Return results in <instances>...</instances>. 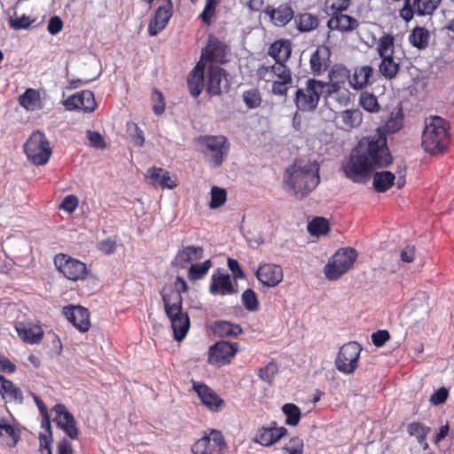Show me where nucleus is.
I'll list each match as a JSON object with an SVG mask.
<instances>
[{
    "label": "nucleus",
    "mask_w": 454,
    "mask_h": 454,
    "mask_svg": "<svg viewBox=\"0 0 454 454\" xmlns=\"http://www.w3.org/2000/svg\"><path fill=\"white\" fill-rule=\"evenodd\" d=\"M393 157L384 137L362 140L352 150L341 168L348 179L357 184H365L375 168H386Z\"/></svg>",
    "instance_id": "nucleus-1"
},
{
    "label": "nucleus",
    "mask_w": 454,
    "mask_h": 454,
    "mask_svg": "<svg viewBox=\"0 0 454 454\" xmlns=\"http://www.w3.org/2000/svg\"><path fill=\"white\" fill-rule=\"evenodd\" d=\"M319 166L317 162H294L284 176V185L295 196L302 199L319 184Z\"/></svg>",
    "instance_id": "nucleus-2"
},
{
    "label": "nucleus",
    "mask_w": 454,
    "mask_h": 454,
    "mask_svg": "<svg viewBox=\"0 0 454 454\" xmlns=\"http://www.w3.org/2000/svg\"><path fill=\"white\" fill-rule=\"evenodd\" d=\"M160 294L165 313L171 322L174 339L181 341L185 338L191 325L188 314L183 311V297L179 294H166L164 292Z\"/></svg>",
    "instance_id": "nucleus-3"
},
{
    "label": "nucleus",
    "mask_w": 454,
    "mask_h": 454,
    "mask_svg": "<svg viewBox=\"0 0 454 454\" xmlns=\"http://www.w3.org/2000/svg\"><path fill=\"white\" fill-rule=\"evenodd\" d=\"M448 123L439 116L426 119L422 134V146L431 154L442 153L449 144Z\"/></svg>",
    "instance_id": "nucleus-4"
},
{
    "label": "nucleus",
    "mask_w": 454,
    "mask_h": 454,
    "mask_svg": "<svg viewBox=\"0 0 454 454\" xmlns=\"http://www.w3.org/2000/svg\"><path fill=\"white\" fill-rule=\"evenodd\" d=\"M358 257L357 251L350 247L339 248L324 267V274L330 281H336L347 274Z\"/></svg>",
    "instance_id": "nucleus-5"
},
{
    "label": "nucleus",
    "mask_w": 454,
    "mask_h": 454,
    "mask_svg": "<svg viewBox=\"0 0 454 454\" xmlns=\"http://www.w3.org/2000/svg\"><path fill=\"white\" fill-rule=\"evenodd\" d=\"M197 145L213 168L222 165L229 150L226 138L223 136L200 137L197 138Z\"/></svg>",
    "instance_id": "nucleus-6"
},
{
    "label": "nucleus",
    "mask_w": 454,
    "mask_h": 454,
    "mask_svg": "<svg viewBox=\"0 0 454 454\" xmlns=\"http://www.w3.org/2000/svg\"><path fill=\"white\" fill-rule=\"evenodd\" d=\"M25 153L29 160L35 165H44L50 159L51 148L44 134L35 131L24 145Z\"/></svg>",
    "instance_id": "nucleus-7"
},
{
    "label": "nucleus",
    "mask_w": 454,
    "mask_h": 454,
    "mask_svg": "<svg viewBox=\"0 0 454 454\" xmlns=\"http://www.w3.org/2000/svg\"><path fill=\"white\" fill-rule=\"evenodd\" d=\"M227 448L222 431L208 429L194 442L192 446V454H223Z\"/></svg>",
    "instance_id": "nucleus-8"
},
{
    "label": "nucleus",
    "mask_w": 454,
    "mask_h": 454,
    "mask_svg": "<svg viewBox=\"0 0 454 454\" xmlns=\"http://www.w3.org/2000/svg\"><path fill=\"white\" fill-rule=\"evenodd\" d=\"M361 351L362 347L358 342L345 343L335 359L337 370L344 374H352L358 367Z\"/></svg>",
    "instance_id": "nucleus-9"
},
{
    "label": "nucleus",
    "mask_w": 454,
    "mask_h": 454,
    "mask_svg": "<svg viewBox=\"0 0 454 454\" xmlns=\"http://www.w3.org/2000/svg\"><path fill=\"white\" fill-rule=\"evenodd\" d=\"M54 264L59 272L72 281L82 280L88 275V269L85 263L66 254L55 255Z\"/></svg>",
    "instance_id": "nucleus-10"
},
{
    "label": "nucleus",
    "mask_w": 454,
    "mask_h": 454,
    "mask_svg": "<svg viewBox=\"0 0 454 454\" xmlns=\"http://www.w3.org/2000/svg\"><path fill=\"white\" fill-rule=\"evenodd\" d=\"M440 3L441 0H404L403 6L400 10V17L409 22L414 15H431Z\"/></svg>",
    "instance_id": "nucleus-11"
},
{
    "label": "nucleus",
    "mask_w": 454,
    "mask_h": 454,
    "mask_svg": "<svg viewBox=\"0 0 454 454\" xmlns=\"http://www.w3.org/2000/svg\"><path fill=\"white\" fill-rule=\"evenodd\" d=\"M238 350L239 344L237 342L217 341L209 348L207 361L210 364L217 366L228 364Z\"/></svg>",
    "instance_id": "nucleus-12"
},
{
    "label": "nucleus",
    "mask_w": 454,
    "mask_h": 454,
    "mask_svg": "<svg viewBox=\"0 0 454 454\" xmlns=\"http://www.w3.org/2000/svg\"><path fill=\"white\" fill-rule=\"evenodd\" d=\"M192 388L200 398L201 404L212 412H219L225 407V401L207 384L192 381Z\"/></svg>",
    "instance_id": "nucleus-13"
},
{
    "label": "nucleus",
    "mask_w": 454,
    "mask_h": 454,
    "mask_svg": "<svg viewBox=\"0 0 454 454\" xmlns=\"http://www.w3.org/2000/svg\"><path fill=\"white\" fill-rule=\"evenodd\" d=\"M62 313L80 333H84L90 329V313L88 309L81 305H68L63 308Z\"/></svg>",
    "instance_id": "nucleus-14"
},
{
    "label": "nucleus",
    "mask_w": 454,
    "mask_h": 454,
    "mask_svg": "<svg viewBox=\"0 0 454 454\" xmlns=\"http://www.w3.org/2000/svg\"><path fill=\"white\" fill-rule=\"evenodd\" d=\"M315 79H309L305 89H298L295 92V105L301 111H313L317 108L319 96L315 88Z\"/></svg>",
    "instance_id": "nucleus-15"
},
{
    "label": "nucleus",
    "mask_w": 454,
    "mask_h": 454,
    "mask_svg": "<svg viewBox=\"0 0 454 454\" xmlns=\"http://www.w3.org/2000/svg\"><path fill=\"white\" fill-rule=\"evenodd\" d=\"M229 88V81L224 69L211 66L207 72V91L211 95H219Z\"/></svg>",
    "instance_id": "nucleus-16"
},
{
    "label": "nucleus",
    "mask_w": 454,
    "mask_h": 454,
    "mask_svg": "<svg viewBox=\"0 0 454 454\" xmlns=\"http://www.w3.org/2000/svg\"><path fill=\"white\" fill-rule=\"evenodd\" d=\"M56 417L54 421L71 439H77L79 430L74 416L67 411L64 404L58 403L53 408Z\"/></svg>",
    "instance_id": "nucleus-17"
},
{
    "label": "nucleus",
    "mask_w": 454,
    "mask_h": 454,
    "mask_svg": "<svg viewBox=\"0 0 454 454\" xmlns=\"http://www.w3.org/2000/svg\"><path fill=\"white\" fill-rule=\"evenodd\" d=\"M64 105L67 110H82L91 113L96 108L94 94L90 90H82L67 98Z\"/></svg>",
    "instance_id": "nucleus-18"
},
{
    "label": "nucleus",
    "mask_w": 454,
    "mask_h": 454,
    "mask_svg": "<svg viewBox=\"0 0 454 454\" xmlns=\"http://www.w3.org/2000/svg\"><path fill=\"white\" fill-rule=\"evenodd\" d=\"M257 279L266 286L274 287L283 280L281 266L273 263L261 264L255 272Z\"/></svg>",
    "instance_id": "nucleus-19"
},
{
    "label": "nucleus",
    "mask_w": 454,
    "mask_h": 454,
    "mask_svg": "<svg viewBox=\"0 0 454 454\" xmlns=\"http://www.w3.org/2000/svg\"><path fill=\"white\" fill-rule=\"evenodd\" d=\"M286 434V427H278L277 422L272 421L269 427H262L258 429L254 441L262 446H270Z\"/></svg>",
    "instance_id": "nucleus-20"
},
{
    "label": "nucleus",
    "mask_w": 454,
    "mask_h": 454,
    "mask_svg": "<svg viewBox=\"0 0 454 454\" xmlns=\"http://www.w3.org/2000/svg\"><path fill=\"white\" fill-rule=\"evenodd\" d=\"M340 74L343 78L348 76V71L346 68H337L332 70L330 74V82H324L322 81L315 80L314 86L317 89L319 98L321 96L330 97L337 93L340 89L341 80H337V74Z\"/></svg>",
    "instance_id": "nucleus-21"
},
{
    "label": "nucleus",
    "mask_w": 454,
    "mask_h": 454,
    "mask_svg": "<svg viewBox=\"0 0 454 454\" xmlns=\"http://www.w3.org/2000/svg\"><path fill=\"white\" fill-rule=\"evenodd\" d=\"M209 292L213 295H228L237 293L234 287L231 276L227 273H222L220 270H217L211 277V283L209 285Z\"/></svg>",
    "instance_id": "nucleus-22"
},
{
    "label": "nucleus",
    "mask_w": 454,
    "mask_h": 454,
    "mask_svg": "<svg viewBox=\"0 0 454 454\" xmlns=\"http://www.w3.org/2000/svg\"><path fill=\"white\" fill-rule=\"evenodd\" d=\"M14 327L18 336L26 343L38 344L44 335L43 328L38 325L17 322Z\"/></svg>",
    "instance_id": "nucleus-23"
},
{
    "label": "nucleus",
    "mask_w": 454,
    "mask_h": 454,
    "mask_svg": "<svg viewBox=\"0 0 454 454\" xmlns=\"http://www.w3.org/2000/svg\"><path fill=\"white\" fill-rule=\"evenodd\" d=\"M171 15V2L168 0L167 6H160L156 10L154 17L151 20L148 27L149 35L155 36L164 29Z\"/></svg>",
    "instance_id": "nucleus-24"
},
{
    "label": "nucleus",
    "mask_w": 454,
    "mask_h": 454,
    "mask_svg": "<svg viewBox=\"0 0 454 454\" xmlns=\"http://www.w3.org/2000/svg\"><path fill=\"white\" fill-rule=\"evenodd\" d=\"M202 58L213 62H224V43L216 37L209 35L207 44L202 51Z\"/></svg>",
    "instance_id": "nucleus-25"
},
{
    "label": "nucleus",
    "mask_w": 454,
    "mask_h": 454,
    "mask_svg": "<svg viewBox=\"0 0 454 454\" xmlns=\"http://www.w3.org/2000/svg\"><path fill=\"white\" fill-rule=\"evenodd\" d=\"M201 247L188 246L179 250L175 256L173 263L180 268H185L190 262L203 257Z\"/></svg>",
    "instance_id": "nucleus-26"
},
{
    "label": "nucleus",
    "mask_w": 454,
    "mask_h": 454,
    "mask_svg": "<svg viewBox=\"0 0 454 454\" xmlns=\"http://www.w3.org/2000/svg\"><path fill=\"white\" fill-rule=\"evenodd\" d=\"M0 395L7 402L23 403V394L12 380L0 374Z\"/></svg>",
    "instance_id": "nucleus-27"
},
{
    "label": "nucleus",
    "mask_w": 454,
    "mask_h": 454,
    "mask_svg": "<svg viewBox=\"0 0 454 454\" xmlns=\"http://www.w3.org/2000/svg\"><path fill=\"white\" fill-rule=\"evenodd\" d=\"M358 26V21L347 14L337 13L329 19L327 27L332 30L342 32L353 31Z\"/></svg>",
    "instance_id": "nucleus-28"
},
{
    "label": "nucleus",
    "mask_w": 454,
    "mask_h": 454,
    "mask_svg": "<svg viewBox=\"0 0 454 454\" xmlns=\"http://www.w3.org/2000/svg\"><path fill=\"white\" fill-rule=\"evenodd\" d=\"M330 50L325 46H319L310 57V68L314 74H321L328 66Z\"/></svg>",
    "instance_id": "nucleus-29"
},
{
    "label": "nucleus",
    "mask_w": 454,
    "mask_h": 454,
    "mask_svg": "<svg viewBox=\"0 0 454 454\" xmlns=\"http://www.w3.org/2000/svg\"><path fill=\"white\" fill-rule=\"evenodd\" d=\"M265 12L277 26H286L294 17V12L287 4L279 5L278 8L269 6Z\"/></svg>",
    "instance_id": "nucleus-30"
},
{
    "label": "nucleus",
    "mask_w": 454,
    "mask_h": 454,
    "mask_svg": "<svg viewBox=\"0 0 454 454\" xmlns=\"http://www.w3.org/2000/svg\"><path fill=\"white\" fill-rule=\"evenodd\" d=\"M213 331L220 337H237L243 333V329L239 324L226 320L215 322Z\"/></svg>",
    "instance_id": "nucleus-31"
},
{
    "label": "nucleus",
    "mask_w": 454,
    "mask_h": 454,
    "mask_svg": "<svg viewBox=\"0 0 454 454\" xmlns=\"http://www.w3.org/2000/svg\"><path fill=\"white\" fill-rule=\"evenodd\" d=\"M338 119L342 129H350L358 127L363 121V114L359 109H347L342 111Z\"/></svg>",
    "instance_id": "nucleus-32"
},
{
    "label": "nucleus",
    "mask_w": 454,
    "mask_h": 454,
    "mask_svg": "<svg viewBox=\"0 0 454 454\" xmlns=\"http://www.w3.org/2000/svg\"><path fill=\"white\" fill-rule=\"evenodd\" d=\"M291 47L288 41L279 40L274 42L269 48L268 54L272 57L276 62H285L291 56Z\"/></svg>",
    "instance_id": "nucleus-33"
},
{
    "label": "nucleus",
    "mask_w": 454,
    "mask_h": 454,
    "mask_svg": "<svg viewBox=\"0 0 454 454\" xmlns=\"http://www.w3.org/2000/svg\"><path fill=\"white\" fill-rule=\"evenodd\" d=\"M373 69L370 66H364L355 70L352 77L349 78V83L355 90H361L369 82Z\"/></svg>",
    "instance_id": "nucleus-34"
},
{
    "label": "nucleus",
    "mask_w": 454,
    "mask_h": 454,
    "mask_svg": "<svg viewBox=\"0 0 454 454\" xmlns=\"http://www.w3.org/2000/svg\"><path fill=\"white\" fill-rule=\"evenodd\" d=\"M395 175L390 171H380L373 175V188L379 192L387 191L393 184Z\"/></svg>",
    "instance_id": "nucleus-35"
},
{
    "label": "nucleus",
    "mask_w": 454,
    "mask_h": 454,
    "mask_svg": "<svg viewBox=\"0 0 454 454\" xmlns=\"http://www.w3.org/2000/svg\"><path fill=\"white\" fill-rule=\"evenodd\" d=\"M148 173L153 184H159L162 188L173 189L176 186V182L171 179L169 173L163 168H150Z\"/></svg>",
    "instance_id": "nucleus-36"
},
{
    "label": "nucleus",
    "mask_w": 454,
    "mask_h": 454,
    "mask_svg": "<svg viewBox=\"0 0 454 454\" xmlns=\"http://www.w3.org/2000/svg\"><path fill=\"white\" fill-rule=\"evenodd\" d=\"M429 33L422 27H416L409 35L411 44L418 49H425L428 44Z\"/></svg>",
    "instance_id": "nucleus-37"
},
{
    "label": "nucleus",
    "mask_w": 454,
    "mask_h": 454,
    "mask_svg": "<svg viewBox=\"0 0 454 454\" xmlns=\"http://www.w3.org/2000/svg\"><path fill=\"white\" fill-rule=\"evenodd\" d=\"M212 267L211 260H206L201 263H192L188 270V278L192 282L202 279Z\"/></svg>",
    "instance_id": "nucleus-38"
},
{
    "label": "nucleus",
    "mask_w": 454,
    "mask_h": 454,
    "mask_svg": "<svg viewBox=\"0 0 454 454\" xmlns=\"http://www.w3.org/2000/svg\"><path fill=\"white\" fill-rule=\"evenodd\" d=\"M0 437L10 447H14L20 440L19 433L12 425L7 424L4 420L0 422Z\"/></svg>",
    "instance_id": "nucleus-39"
},
{
    "label": "nucleus",
    "mask_w": 454,
    "mask_h": 454,
    "mask_svg": "<svg viewBox=\"0 0 454 454\" xmlns=\"http://www.w3.org/2000/svg\"><path fill=\"white\" fill-rule=\"evenodd\" d=\"M282 411L286 416V424L295 427L301 419V410L294 403H286L282 407Z\"/></svg>",
    "instance_id": "nucleus-40"
},
{
    "label": "nucleus",
    "mask_w": 454,
    "mask_h": 454,
    "mask_svg": "<svg viewBox=\"0 0 454 454\" xmlns=\"http://www.w3.org/2000/svg\"><path fill=\"white\" fill-rule=\"evenodd\" d=\"M380 72L386 78L392 79L395 77L399 70V64L394 60L393 57L381 58Z\"/></svg>",
    "instance_id": "nucleus-41"
},
{
    "label": "nucleus",
    "mask_w": 454,
    "mask_h": 454,
    "mask_svg": "<svg viewBox=\"0 0 454 454\" xmlns=\"http://www.w3.org/2000/svg\"><path fill=\"white\" fill-rule=\"evenodd\" d=\"M20 104L27 110H35L39 105L38 93L33 89H27L20 97Z\"/></svg>",
    "instance_id": "nucleus-42"
},
{
    "label": "nucleus",
    "mask_w": 454,
    "mask_h": 454,
    "mask_svg": "<svg viewBox=\"0 0 454 454\" xmlns=\"http://www.w3.org/2000/svg\"><path fill=\"white\" fill-rule=\"evenodd\" d=\"M297 28L301 32H309L314 30L318 26V20L310 13H303L296 20Z\"/></svg>",
    "instance_id": "nucleus-43"
},
{
    "label": "nucleus",
    "mask_w": 454,
    "mask_h": 454,
    "mask_svg": "<svg viewBox=\"0 0 454 454\" xmlns=\"http://www.w3.org/2000/svg\"><path fill=\"white\" fill-rule=\"evenodd\" d=\"M377 51L380 58L393 57L394 37L391 35H385L380 38Z\"/></svg>",
    "instance_id": "nucleus-44"
},
{
    "label": "nucleus",
    "mask_w": 454,
    "mask_h": 454,
    "mask_svg": "<svg viewBox=\"0 0 454 454\" xmlns=\"http://www.w3.org/2000/svg\"><path fill=\"white\" fill-rule=\"evenodd\" d=\"M430 432V427L420 422H412L408 426V433L411 436H415L419 443L426 442L427 436Z\"/></svg>",
    "instance_id": "nucleus-45"
},
{
    "label": "nucleus",
    "mask_w": 454,
    "mask_h": 454,
    "mask_svg": "<svg viewBox=\"0 0 454 454\" xmlns=\"http://www.w3.org/2000/svg\"><path fill=\"white\" fill-rule=\"evenodd\" d=\"M359 103L367 112L377 113L380 110L377 98L372 93L366 91L361 93Z\"/></svg>",
    "instance_id": "nucleus-46"
},
{
    "label": "nucleus",
    "mask_w": 454,
    "mask_h": 454,
    "mask_svg": "<svg viewBox=\"0 0 454 454\" xmlns=\"http://www.w3.org/2000/svg\"><path fill=\"white\" fill-rule=\"evenodd\" d=\"M187 82L191 95L194 98H197L200 95L204 87V75L191 73Z\"/></svg>",
    "instance_id": "nucleus-47"
},
{
    "label": "nucleus",
    "mask_w": 454,
    "mask_h": 454,
    "mask_svg": "<svg viewBox=\"0 0 454 454\" xmlns=\"http://www.w3.org/2000/svg\"><path fill=\"white\" fill-rule=\"evenodd\" d=\"M242 303L248 311H256L259 309V301L254 290L248 288L245 290L241 296Z\"/></svg>",
    "instance_id": "nucleus-48"
},
{
    "label": "nucleus",
    "mask_w": 454,
    "mask_h": 454,
    "mask_svg": "<svg viewBox=\"0 0 454 454\" xmlns=\"http://www.w3.org/2000/svg\"><path fill=\"white\" fill-rule=\"evenodd\" d=\"M127 132L136 146H143L145 143L144 132L135 122L127 123Z\"/></svg>",
    "instance_id": "nucleus-49"
},
{
    "label": "nucleus",
    "mask_w": 454,
    "mask_h": 454,
    "mask_svg": "<svg viewBox=\"0 0 454 454\" xmlns=\"http://www.w3.org/2000/svg\"><path fill=\"white\" fill-rule=\"evenodd\" d=\"M226 201V192L224 189L213 186L211 189V200L209 206L211 208H217Z\"/></svg>",
    "instance_id": "nucleus-50"
},
{
    "label": "nucleus",
    "mask_w": 454,
    "mask_h": 454,
    "mask_svg": "<svg viewBox=\"0 0 454 454\" xmlns=\"http://www.w3.org/2000/svg\"><path fill=\"white\" fill-rule=\"evenodd\" d=\"M278 373V365L276 363L270 362L258 371V376L266 382H270L274 376Z\"/></svg>",
    "instance_id": "nucleus-51"
},
{
    "label": "nucleus",
    "mask_w": 454,
    "mask_h": 454,
    "mask_svg": "<svg viewBox=\"0 0 454 454\" xmlns=\"http://www.w3.org/2000/svg\"><path fill=\"white\" fill-rule=\"evenodd\" d=\"M303 441L299 437H293L283 447V450L288 454H302L303 453Z\"/></svg>",
    "instance_id": "nucleus-52"
},
{
    "label": "nucleus",
    "mask_w": 454,
    "mask_h": 454,
    "mask_svg": "<svg viewBox=\"0 0 454 454\" xmlns=\"http://www.w3.org/2000/svg\"><path fill=\"white\" fill-rule=\"evenodd\" d=\"M284 62H276L275 65L270 66L272 71V77L274 75L279 78V81H292L291 71L283 64Z\"/></svg>",
    "instance_id": "nucleus-53"
},
{
    "label": "nucleus",
    "mask_w": 454,
    "mask_h": 454,
    "mask_svg": "<svg viewBox=\"0 0 454 454\" xmlns=\"http://www.w3.org/2000/svg\"><path fill=\"white\" fill-rule=\"evenodd\" d=\"M243 99L249 108L258 107L262 101L260 93L256 90H249L245 91L243 93Z\"/></svg>",
    "instance_id": "nucleus-54"
},
{
    "label": "nucleus",
    "mask_w": 454,
    "mask_h": 454,
    "mask_svg": "<svg viewBox=\"0 0 454 454\" xmlns=\"http://www.w3.org/2000/svg\"><path fill=\"white\" fill-rule=\"evenodd\" d=\"M35 20H31L29 16L22 15L21 17L9 19V25L14 30H20L27 28Z\"/></svg>",
    "instance_id": "nucleus-55"
},
{
    "label": "nucleus",
    "mask_w": 454,
    "mask_h": 454,
    "mask_svg": "<svg viewBox=\"0 0 454 454\" xmlns=\"http://www.w3.org/2000/svg\"><path fill=\"white\" fill-rule=\"evenodd\" d=\"M243 235L250 247H255L263 242L262 237L258 232V229H244Z\"/></svg>",
    "instance_id": "nucleus-56"
},
{
    "label": "nucleus",
    "mask_w": 454,
    "mask_h": 454,
    "mask_svg": "<svg viewBox=\"0 0 454 454\" xmlns=\"http://www.w3.org/2000/svg\"><path fill=\"white\" fill-rule=\"evenodd\" d=\"M218 0H207L203 12L200 15L203 22L209 24L211 17L215 13V6L217 5Z\"/></svg>",
    "instance_id": "nucleus-57"
},
{
    "label": "nucleus",
    "mask_w": 454,
    "mask_h": 454,
    "mask_svg": "<svg viewBox=\"0 0 454 454\" xmlns=\"http://www.w3.org/2000/svg\"><path fill=\"white\" fill-rule=\"evenodd\" d=\"M116 239L112 238L101 240L97 245L98 249L105 254H114L116 250Z\"/></svg>",
    "instance_id": "nucleus-58"
},
{
    "label": "nucleus",
    "mask_w": 454,
    "mask_h": 454,
    "mask_svg": "<svg viewBox=\"0 0 454 454\" xmlns=\"http://www.w3.org/2000/svg\"><path fill=\"white\" fill-rule=\"evenodd\" d=\"M390 339V334L387 330H379L372 334V341L374 346L380 348Z\"/></svg>",
    "instance_id": "nucleus-59"
},
{
    "label": "nucleus",
    "mask_w": 454,
    "mask_h": 454,
    "mask_svg": "<svg viewBox=\"0 0 454 454\" xmlns=\"http://www.w3.org/2000/svg\"><path fill=\"white\" fill-rule=\"evenodd\" d=\"M87 137L92 146L98 149H104L106 147L104 138L98 132L88 130Z\"/></svg>",
    "instance_id": "nucleus-60"
},
{
    "label": "nucleus",
    "mask_w": 454,
    "mask_h": 454,
    "mask_svg": "<svg viewBox=\"0 0 454 454\" xmlns=\"http://www.w3.org/2000/svg\"><path fill=\"white\" fill-rule=\"evenodd\" d=\"M292 83H293V80L292 81H286V80L274 81L272 83L273 94L278 95V96H286L287 94V90H288L287 85L292 84Z\"/></svg>",
    "instance_id": "nucleus-61"
},
{
    "label": "nucleus",
    "mask_w": 454,
    "mask_h": 454,
    "mask_svg": "<svg viewBox=\"0 0 454 454\" xmlns=\"http://www.w3.org/2000/svg\"><path fill=\"white\" fill-rule=\"evenodd\" d=\"M78 205V199L74 195H67L61 202L59 207L68 213L75 210Z\"/></svg>",
    "instance_id": "nucleus-62"
},
{
    "label": "nucleus",
    "mask_w": 454,
    "mask_h": 454,
    "mask_svg": "<svg viewBox=\"0 0 454 454\" xmlns=\"http://www.w3.org/2000/svg\"><path fill=\"white\" fill-rule=\"evenodd\" d=\"M448 395H449L448 389L442 387H440L439 389H437L430 396V401L434 405H439V404L443 403L447 400Z\"/></svg>",
    "instance_id": "nucleus-63"
},
{
    "label": "nucleus",
    "mask_w": 454,
    "mask_h": 454,
    "mask_svg": "<svg viewBox=\"0 0 454 454\" xmlns=\"http://www.w3.org/2000/svg\"><path fill=\"white\" fill-rule=\"evenodd\" d=\"M63 27V22L59 16H53L50 19L47 30L51 35L59 34Z\"/></svg>",
    "instance_id": "nucleus-64"
}]
</instances>
